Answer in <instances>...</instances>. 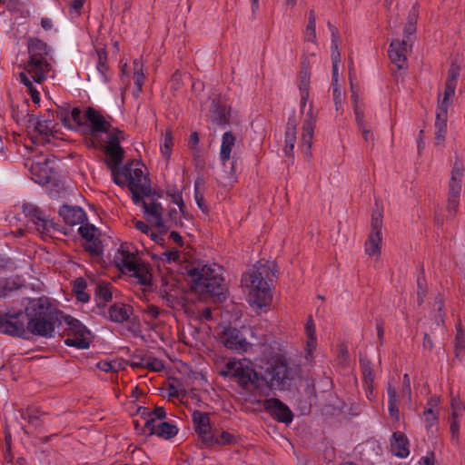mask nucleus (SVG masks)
<instances>
[{
  "instance_id": "1",
  "label": "nucleus",
  "mask_w": 465,
  "mask_h": 465,
  "mask_svg": "<svg viewBox=\"0 0 465 465\" xmlns=\"http://www.w3.org/2000/svg\"><path fill=\"white\" fill-rule=\"evenodd\" d=\"M226 368L243 389H258L264 383L268 388L279 391L289 390L300 371L297 366H289L282 360L269 364L261 373L241 361H229Z\"/></svg>"
},
{
  "instance_id": "2",
  "label": "nucleus",
  "mask_w": 465,
  "mask_h": 465,
  "mask_svg": "<svg viewBox=\"0 0 465 465\" xmlns=\"http://www.w3.org/2000/svg\"><path fill=\"white\" fill-rule=\"evenodd\" d=\"M27 320L28 334L51 338L54 336L56 324H60L64 313L57 310L47 297H40L28 301L25 308Z\"/></svg>"
},
{
  "instance_id": "3",
  "label": "nucleus",
  "mask_w": 465,
  "mask_h": 465,
  "mask_svg": "<svg viewBox=\"0 0 465 465\" xmlns=\"http://www.w3.org/2000/svg\"><path fill=\"white\" fill-rule=\"evenodd\" d=\"M188 280L193 292L210 297L214 302L226 300V287L216 269L208 265L191 267L187 270Z\"/></svg>"
},
{
  "instance_id": "4",
  "label": "nucleus",
  "mask_w": 465,
  "mask_h": 465,
  "mask_svg": "<svg viewBox=\"0 0 465 465\" xmlns=\"http://www.w3.org/2000/svg\"><path fill=\"white\" fill-rule=\"evenodd\" d=\"M273 276L274 272L272 269L266 264H262L261 262H257L252 272L242 275V284L252 288L250 302L252 306L262 309L271 304L272 296L269 282H272Z\"/></svg>"
},
{
  "instance_id": "5",
  "label": "nucleus",
  "mask_w": 465,
  "mask_h": 465,
  "mask_svg": "<svg viewBox=\"0 0 465 465\" xmlns=\"http://www.w3.org/2000/svg\"><path fill=\"white\" fill-rule=\"evenodd\" d=\"M28 52L30 58L26 70L35 83L41 84L45 81V74L51 68L45 58V55L47 54V45L40 39H31L28 43Z\"/></svg>"
},
{
  "instance_id": "6",
  "label": "nucleus",
  "mask_w": 465,
  "mask_h": 465,
  "mask_svg": "<svg viewBox=\"0 0 465 465\" xmlns=\"http://www.w3.org/2000/svg\"><path fill=\"white\" fill-rule=\"evenodd\" d=\"M85 118L89 123L90 134L99 142L102 141V134H106L107 139L111 137V134H122V131L112 127L104 116L93 107L86 109Z\"/></svg>"
},
{
  "instance_id": "7",
  "label": "nucleus",
  "mask_w": 465,
  "mask_h": 465,
  "mask_svg": "<svg viewBox=\"0 0 465 465\" xmlns=\"http://www.w3.org/2000/svg\"><path fill=\"white\" fill-rule=\"evenodd\" d=\"M464 166L460 160L457 159L452 166L448 190L447 209L452 215L456 214L459 206V199L461 193V182Z\"/></svg>"
},
{
  "instance_id": "8",
  "label": "nucleus",
  "mask_w": 465,
  "mask_h": 465,
  "mask_svg": "<svg viewBox=\"0 0 465 465\" xmlns=\"http://www.w3.org/2000/svg\"><path fill=\"white\" fill-rule=\"evenodd\" d=\"M63 319L68 326L67 338L64 340V343L67 346L78 349L89 348L90 343L87 336L90 335V331L87 328L72 316L64 315Z\"/></svg>"
},
{
  "instance_id": "9",
  "label": "nucleus",
  "mask_w": 465,
  "mask_h": 465,
  "mask_svg": "<svg viewBox=\"0 0 465 465\" xmlns=\"http://www.w3.org/2000/svg\"><path fill=\"white\" fill-rule=\"evenodd\" d=\"M24 318L25 316L22 311L15 313L0 312V332L14 337L28 339Z\"/></svg>"
},
{
  "instance_id": "10",
  "label": "nucleus",
  "mask_w": 465,
  "mask_h": 465,
  "mask_svg": "<svg viewBox=\"0 0 465 465\" xmlns=\"http://www.w3.org/2000/svg\"><path fill=\"white\" fill-rule=\"evenodd\" d=\"M371 233L365 244V252L371 255H380L381 244L382 212L376 204L372 212L371 223Z\"/></svg>"
},
{
  "instance_id": "11",
  "label": "nucleus",
  "mask_w": 465,
  "mask_h": 465,
  "mask_svg": "<svg viewBox=\"0 0 465 465\" xmlns=\"http://www.w3.org/2000/svg\"><path fill=\"white\" fill-rule=\"evenodd\" d=\"M236 138L232 132H225L222 138L220 158L223 165V179L228 183H232L235 181V168L234 163L232 162L227 168L226 163L229 161L232 153V150L235 144Z\"/></svg>"
},
{
  "instance_id": "12",
  "label": "nucleus",
  "mask_w": 465,
  "mask_h": 465,
  "mask_svg": "<svg viewBox=\"0 0 465 465\" xmlns=\"http://www.w3.org/2000/svg\"><path fill=\"white\" fill-rule=\"evenodd\" d=\"M117 265L124 267L133 275L138 278L139 282L143 285H151V275L142 265L136 261L135 256L128 251H122L121 256L116 257Z\"/></svg>"
},
{
  "instance_id": "13",
  "label": "nucleus",
  "mask_w": 465,
  "mask_h": 465,
  "mask_svg": "<svg viewBox=\"0 0 465 465\" xmlns=\"http://www.w3.org/2000/svg\"><path fill=\"white\" fill-rule=\"evenodd\" d=\"M121 139H124V134H111L106 140V143L104 146V152L108 157L107 164L109 168H117L122 163L124 157V148L120 145Z\"/></svg>"
},
{
  "instance_id": "14",
  "label": "nucleus",
  "mask_w": 465,
  "mask_h": 465,
  "mask_svg": "<svg viewBox=\"0 0 465 465\" xmlns=\"http://www.w3.org/2000/svg\"><path fill=\"white\" fill-rule=\"evenodd\" d=\"M263 409L274 420L289 424L292 421L293 414L290 408L279 399L271 398L262 401Z\"/></svg>"
},
{
  "instance_id": "15",
  "label": "nucleus",
  "mask_w": 465,
  "mask_h": 465,
  "mask_svg": "<svg viewBox=\"0 0 465 465\" xmlns=\"http://www.w3.org/2000/svg\"><path fill=\"white\" fill-rule=\"evenodd\" d=\"M220 339L227 349L239 352L246 351L250 346L242 331L236 328H225Z\"/></svg>"
},
{
  "instance_id": "16",
  "label": "nucleus",
  "mask_w": 465,
  "mask_h": 465,
  "mask_svg": "<svg viewBox=\"0 0 465 465\" xmlns=\"http://www.w3.org/2000/svg\"><path fill=\"white\" fill-rule=\"evenodd\" d=\"M155 195L156 193L152 192L149 202H143V208L148 223L160 231V228L163 226V207L161 203L154 199Z\"/></svg>"
},
{
  "instance_id": "17",
  "label": "nucleus",
  "mask_w": 465,
  "mask_h": 465,
  "mask_svg": "<svg viewBox=\"0 0 465 465\" xmlns=\"http://www.w3.org/2000/svg\"><path fill=\"white\" fill-rule=\"evenodd\" d=\"M193 420L198 435L202 438L205 445H213L214 435L211 432V425L209 415L206 412L194 411L193 413Z\"/></svg>"
},
{
  "instance_id": "18",
  "label": "nucleus",
  "mask_w": 465,
  "mask_h": 465,
  "mask_svg": "<svg viewBox=\"0 0 465 465\" xmlns=\"http://www.w3.org/2000/svg\"><path fill=\"white\" fill-rule=\"evenodd\" d=\"M408 42L407 40L393 39L390 45L389 57L398 70L405 68L407 62Z\"/></svg>"
},
{
  "instance_id": "19",
  "label": "nucleus",
  "mask_w": 465,
  "mask_h": 465,
  "mask_svg": "<svg viewBox=\"0 0 465 465\" xmlns=\"http://www.w3.org/2000/svg\"><path fill=\"white\" fill-rule=\"evenodd\" d=\"M127 186L130 191L140 190L143 196H152L153 191L150 185V180L143 174L142 169L136 168L134 170V173L129 179Z\"/></svg>"
},
{
  "instance_id": "20",
  "label": "nucleus",
  "mask_w": 465,
  "mask_h": 465,
  "mask_svg": "<svg viewBox=\"0 0 465 465\" xmlns=\"http://www.w3.org/2000/svg\"><path fill=\"white\" fill-rule=\"evenodd\" d=\"M23 209L25 216L36 226L38 232H45L53 226V223L46 220L42 211L38 208L32 205H25Z\"/></svg>"
},
{
  "instance_id": "21",
  "label": "nucleus",
  "mask_w": 465,
  "mask_h": 465,
  "mask_svg": "<svg viewBox=\"0 0 465 465\" xmlns=\"http://www.w3.org/2000/svg\"><path fill=\"white\" fill-rule=\"evenodd\" d=\"M328 27L331 33L332 86H338V64L341 61V54L338 48L339 33L331 23H328Z\"/></svg>"
},
{
  "instance_id": "22",
  "label": "nucleus",
  "mask_w": 465,
  "mask_h": 465,
  "mask_svg": "<svg viewBox=\"0 0 465 465\" xmlns=\"http://www.w3.org/2000/svg\"><path fill=\"white\" fill-rule=\"evenodd\" d=\"M59 214L63 217L64 223L69 225L83 223L86 219L85 213L82 208L67 204L60 208Z\"/></svg>"
},
{
  "instance_id": "23",
  "label": "nucleus",
  "mask_w": 465,
  "mask_h": 465,
  "mask_svg": "<svg viewBox=\"0 0 465 465\" xmlns=\"http://www.w3.org/2000/svg\"><path fill=\"white\" fill-rule=\"evenodd\" d=\"M316 120H317V117L313 113V106L311 104L309 110L306 114V117L302 124V143L307 144V148L309 150L312 147V140L313 137Z\"/></svg>"
},
{
  "instance_id": "24",
  "label": "nucleus",
  "mask_w": 465,
  "mask_h": 465,
  "mask_svg": "<svg viewBox=\"0 0 465 465\" xmlns=\"http://www.w3.org/2000/svg\"><path fill=\"white\" fill-rule=\"evenodd\" d=\"M97 308L101 311L98 313L105 316L104 308L107 302L113 299L111 285L109 282L98 283L94 289Z\"/></svg>"
},
{
  "instance_id": "25",
  "label": "nucleus",
  "mask_w": 465,
  "mask_h": 465,
  "mask_svg": "<svg viewBox=\"0 0 465 465\" xmlns=\"http://www.w3.org/2000/svg\"><path fill=\"white\" fill-rule=\"evenodd\" d=\"M134 309L131 305L116 302L108 309V318L114 322H124L129 319Z\"/></svg>"
},
{
  "instance_id": "26",
  "label": "nucleus",
  "mask_w": 465,
  "mask_h": 465,
  "mask_svg": "<svg viewBox=\"0 0 465 465\" xmlns=\"http://www.w3.org/2000/svg\"><path fill=\"white\" fill-rule=\"evenodd\" d=\"M391 452L401 458H405L409 455V440L406 435L401 431H396L392 434L391 440Z\"/></svg>"
},
{
  "instance_id": "27",
  "label": "nucleus",
  "mask_w": 465,
  "mask_h": 465,
  "mask_svg": "<svg viewBox=\"0 0 465 465\" xmlns=\"http://www.w3.org/2000/svg\"><path fill=\"white\" fill-rule=\"evenodd\" d=\"M309 84H310V72L309 68L303 64L300 72V84L301 91V109L304 110L307 100L309 98Z\"/></svg>"
},
{
  "instance_id": "28",
  "label": "nucleus",
  "mask_w": 465,
  "mask_h": 465,
  "mask_svg": "<svg viewBox=\"0 0 465 465\" xmlns=\"http://www.w3.org/2000/svg\"><path fill=\"white\" fill-rule=\"evenodd\" d=\"M180 213L175 208H171L166 216L163 217V226L160 228L161 233H167L170 228L182 225Z\"/></svg>"
},
{
  "instance_id": "29",
  "label": "nucleus",
  "mask_w": 465,
  "mask_h": 465,
  "mask_svg": "<svg viewBox=\"0 0 465 465\" xmlns=\"http://www.w3.org/2000/svg\"><path fill=\"white\" fill-rule=\"evenodd\" d=\"M213 121L219 124L224 125L229 123V111L226 106L216 104L213 101L212 104Z\"/></svg>"
},
{
  "instance_id": "30",
  "label": "nucleus",
  "mask_w": 465,
  "mask_h": 465,
  "mask_svg": "<svg viewBox=\"0 0 465 465\" xmlns=\"http://www.w3.org/2000/svg\"><path fill=\"white\" fill-rule=\"evenodd\" d=\"M456 330L454 352L456 358L461 359L465 351V331L462 329L461 322L457 324Z\"/></svg>"
},
{
  "instance_id": "31",
  "label": "nucleus",
  "mask_w": 465,
  "mask_h": 465,
  "mask_svg": "<svg viewBox=\"0 0 465 465\" xmlns=\"http://www.w3.org/2000/svg\"><path fill=\"white\" fill-rule=\"evenodd\" d=\"M439 403L440 399L438 397H432L428 401L427 408L423 412L427 426H432L438 420V416L435 414L433 409L437 407Z\"/></svg>"
},
{
  "instance_id": "32",
  "label": "nucleus",
  "mask_w": 465,
  "mask_h": 465,
  "mask_svg": "<svg viewBox=\"0 0 465 465\" xmlns=\"http://www.w3.org/2000/svg\"><path fill=\"white\" fill-rule=\"evenodd\" d=\"M45 412H41L36 407H28L26 412L21 411V417L24 420H27L28 422L35 426L39 427L41 425V416Z\"/></svg>"
},
{
  "instance_id": "33",
  "label": "nucleus",
  "mask_w": 465,
  "mask_h": 465,
  "mask_svg": "<svg viewBox=\"0 0 465 465\" xmlns=\"http://www.w3.org/2000/svg\"><path fill=\"white\" fill-rule=\"evenodd\" d=\"M177 432L178 429L176 428V426L169 422L163 421L158 423V430L156 435L161 438L168 440L174 437L177 434Z\"/></svg>"
},
{
  "instance_id": "34",
  "label": "nucleus",
  "mask_w": 465,
  "mask_h": 465,
  "mask_svg": "<svg viewBox=\"0 0 465 465\" xmlns=\"http://www.w3.org/2000/svg\"><path fill=\"white\" fill-rule=\"evenodd\" d=\"M456 89V85L452 83L445 84V92L444 96L441 102L439 104V109L448 110L449 105L450 104V98L454 95Z\"/></svg>"
},
{
  "instance_id": "35",
  "label": "nucleus",
  "mask_w": 465,
  "mask_h": 465,
  "mask_svg": "<svg viewBox=\"0 0 465 465\" xmlns=\"http://www.w3.org/2000/svg\"><path fill=\"white\" fill-rule=\"evenodd\" d=\"M173 145V137L170 130H167L164 135L163 143L161 145V152L165 159H169Z\"/></svg>"
},
{
  "instance_id": "36",
  "label": "nucleus",
  "mask_w": 465,
  "mask_h": 465,
  "mask_svg": "<svg viewBox=\"0 0 465 465\" xmlns=\"http://www.w3.org/2000/svg\"><path fill=\"white\" fill-rule=\"evenodd\" d=\"M296 143V132L285 131L284 154L288 157L293 155V149Z\"/></svg>"
},
{
  "instance_id": "37",
  "label": "nucleus",
  "mask_w": 465,
  "mask_h": 465,
  "mask_svg": "<svg viewBox=\"0 0 465 465\" xmlns=\"http://www.w3.org/2000/svg\"><path fill=\"white\" fill-rule=\"evenodd\" d=\"M361 367L367 383L372 382L374 380V372L371 366V361L366 357L360 359Z\"/></svg>"
},
{
  "instance_id": "38",
  "label": "nucleus",
  "mask_w": 465,
  "mask_h": 465,
  "mask_svg": "<svg viewBox=\"0 0 465 465\" xmlns=\"http://www.w3.org/2000/svg\"><path fill=\"white\" fill-rule=\"evenodd\" d=\"M448 110L439 109L436 114L435 127L440 133H446Z\"/></svg>"
},
{
  "instance_id": "39",
  "label": "nucleus",
  "mask_w": 465,
  "mask_h": 465,
  "mask_svg": "<svg viewBox=\"0 0 465 465\" xmlns=\"http://www.w3.org/2000/svg\"><path fill=\"white\" fill-rule=\"evenodd\" d=\"M84 248L93 256H99L102 254L103 252L102 242L98 238L87 241V243L85 244Z\"/></svg>"
},
{
  "instance_id": "40",
  "label": "nucleus",
  "mask_w": 465,
  "mask_h": 465,
  "mask_svg": "<svg viewBox=\"0 0 465 465\" xmlns=\"http://www.w3.org/2000/svg\"><path fill=\"white\" fill-rule=\"evenodd\" d=\"M78 231L80 235L86 241H91L97 238L95 236L97 229L93 224L80 226Z\"/></svg>"
},
{
  "instance_id": "41",
  "label": "nucleus",
  "mask_w": 465,
  "mask_h": 465,
  "mask_svg": "<svg viewBox=\"0 0 465 465\" xmlns=\"http://www.w3.org/2000/svg\"><path fill=\"white\" fill-rule=\"evenodd\" d=\"M71 123L74 122L76 126L84 125L86 123L85 114H83L82 111L78 107H74L72 109L71 113H69Z\"/></svg>"
},
{
  "instance_id": "42",
  "label": "nucleus",
  "mask_w": 465,
  "mask_h": 465,
  "mask_svg": "<svg viewBox=\"0 0 465 465\" xmlns=\"http://www.w3.org/2000/svg\"><path fill=\"white\" fill-rule=\"evenodd\" d=\"M49 121L37 120L35 123V131L37 132L39 136L48 137L51 134V129L48 124Z\"/></svg>"
},
{
  "instance_id": "43",
  "label": "nucleus",
  "mask_w": 465,
  "mask_h": 465,
  "mask_svg": "<svg viewBox=\"0 0 465 465\" xmlns=\"http://www.w3.org/2000/svg\"><path fill=\"white\" fill-rule=\"evenodd\" d=\"M427 291L425 288V279L418 277L417 279V302L421 305L426 297Z\"/></svg>"
},
{
  "instance_id": "44",
  "label": "nucleus",
  "mask_w": 465,
  "mask_h": 465,
  "mask_svg": "<svg viewBox=\"0 0 465 465\" xmlns=\"http://www.w3.org/2000/svg\"><path fill=\"white\" fill-rule=\"evenodd\" d=\"M306 332L308 335V346L315 347L316 345V337H315V329L314 323L312 318H310L306 323Z\"/></svg>"
},
{
  "instance_id": "45",
  "label": "nucleus",
  "mask_w": 465,
  "mask_h": 465,
  "mask_svg": "<svg viewBox=\"0 0 465 465\" xmlns=\"http://www.w3.org/2000/svg\"><path fill=\"white\" fill-rule=\"evenodd\" d=\"M98 63H97V70L104 75V72L107 70L106 61L107 54L104 49L97 50Z\"/></svg>"
},
{
  "instance_id": "46",
  "label": "nucleus",
  "mask_w": 465,
  "mask_h": 465,
  "mask_svg": "<svg viewBox=\"0 0 465 465\" xmlns=\"http://www.w3.org/2000/svg\"><path fill=\"white\" fill-rule=\"evenodd\" d=\"M57 118H59L63 124L68 128H74L71 124V118L69 114V105L65 108H61L57 113Z\"/></svg>"
},
{
  "instance_id": "47",
  "label": "nucleus",
  "mask_w": 465,
  "mask_h": 465,
  "mask_svg": "<svg viewBox=\"0 0 465 465\" xmlns=\"http://www.w3.org/2000/svg\"><path fill=\"white\" fill-rule=\"evenodd\" d=\"M145 368L153 371H160L163 369V364L162 361L156 358H145Z\"/></svg>"
},
{
  "instance_id": "48",
  "label": "nucleus",
  "mask_w": 465,
  "mask_h": 465,
  "mask_svg": "<svg viewBox=\"0 0 465 465\" xmlns=\"http://www.w3.org/2000/svg\"><path fill=\"white\" fill-rule=\"evenodd\" d=\"M234 441V437L227 432L223 431L219 437L214 436L213 444H232Z\"/></svg>"
},
{
  "instance_id": "49",
  "label": "nucleus",
  "mask_w": 465,
  "mask_h": 465,
  "mask_svg": "<svg viewBox=\"0 0 465 465\" xmlns=\"http://www.w3.org/2000/svg\"><path fill=\"white\" fill-rule=\"evenodd\" d=\"M305 393L308 396V399L310 400V403H312V400L316 399V391L313 379L306 380Z\"/></svg>"
},
{
  "instance_id": "50",
  "label": "nucleus",
  "mask_w": 465,
  "mask_h": 465,
  "mask_svg": "<svg viewBox=\"0 0 465 465\" xmlns=\"http://www.w3.org/2000/svg\"><path fill=\"white\" fill-rule=\"evenodd\" d=\"M460 74V67L455 64H451L450 68L449 69V76L446 81V83H452L453 84H457V78Z\"/></svg>"
},
{
  "instance_id": "51",
  "label": "nucleus",
  "mask_w": 465,
  "mask_h": 465,
  "mask_svg": "<svg viewBox=\"0 0 465 465\" xmlns=\"http://www.w3.org/2000/svg\"><path fill=\"white\" fill-rule=\"evenodd\" d=\"M167 194L170 197H172L173 202L179 206L180 212H182L183 213L185 205L183 203V198H182L180 193L178 191H173V192L168 191Z\"/></svg>"
},
{
  "instance_id": "52",
  "label": "nucleus",
  "mask_w": 465,
  "mask_h": 465,
  "mask_svg": "<svg viewBox=\"0 0 465 465\" xmlns=\"http://www.w3.org/2000/svg\"><path fill=\"white\" fill-rule=\"evenodd\" d=\"M443 307H444V302H443L442 297L440 295H438L434 301V308L439 312V314L436 316V322H443L444 314L441 313Z\"/></svg>"
},
{
  "instance_id": "53",
  "label": "nucleus",
  "mask_w": 465,
  "mask_h": 465,
  "mask_svg": "<svg viewBox=\"0 0 465 465\" xmlns=\"http://www.w3.org/2000/svg\"><path fill=\"white\" fill-rule=\"evenodd\" d=\"M316 24H307L305 29V40L312 43H316V31H315Z\"/></svg>"
},
{
  "instance_id": "54",
  "label": "nucleus",
  "mask_w": 465,
  "mask_h": 465,
  "mask_svg": "<svg viewBox=\"0 0 465 465\" xmlns=\"http://www.w3.org/2000/svg\"><path fill=\"white\" fill-rule=\"evenodd\" d=\"M144 429L149 430V435L156 434L158 430V423L156 422V419L153 417L148 418L145 420Z\"/></svg>"
},
{
  "instance_id": "55",
  "label": "nucleus",
  "mask_w": 465,
  "mask_h": 465,
  "mask_svg": "<svg viewBox=\"0 0 465 465\" xmlns=\"http://www.w3.org/2000/svg\"><path fill=\"white\" fill-rule=\"evenodd\" d=\"M353 111L358 127H363L365 125L363 111L358 106V104L353 105Z\"/></svg>"
},
{
  "instance_id": "56",
  "label": "nucleus",
  "mask_w": 465,
  "mask_h": 465,
  "mask_svg": "<svg viewBox=\"0 0 465 465\" xmlns=\"http://www.w3.org/2000/svg\"><path fill=\"white\" fill-rule=\"evenodd\" d=\"M168 394L170 397L178 398L181 395L184 396L186 394V391L183 388H179L174 384H169Z\"/></svg>"
},
{
  "instance_id": "57",
  "label": "nucleus",
  "mask_w": 465,
  "mask_h": 465,
  "mask_svg": "<svg viewBox=\"0 0 465 465\" xmlns=\"http://www.w3.org/2000/svg\"><path fill=\"white\" fill-rule=\"evenodd\" d=\"M387 391L389 396V406L398 405L399 399L396 389L392 385L389 384Z\"/></svg>"
},
{
  "instance_id": "58",
  "label": "nucleus",
  "mask_w": 465,
  "mask_h": 465,
  "mask_svg": "<svg viewBox=\"0 0 465 465\" xmlns=\"http://www.w3.org/2000/svg\"><path fill=\"white\" fill-rule=\"evenodd\" d=\"M402 395L403 397H408V399H411V381L408 374L403 375Z\"/></svg>"
},
{
  "instance_id": "59",
  "label": "nucleus",
  "mask_w": 465,
  "mask_h": 465,
  "mask_svg": "<svg viewBox=\"0 0 465 465\" xmlns=\"http://www.w3.org/2000/svg\"><path fill=\"white\" fill-rule=\"evenodd\" d=\"M110 169L112 172L114 182L120 186H124L127 181L120 173L119 167H112Z\"/></svg>"
},
{
  "instance_id": "60",
  "label": "nucleus",
  "mask_w": 465,
  "mask_h": 465,
  "mask_svg": "<svg viewBox=\"0 0 465 465\" xmlns=\"http://www.w3.org/2000/svg\"><path fill=\"white\" fill-rule=\"evenodd\" d=\"M182 82V74L179 71H176L170 81L172 91H177L179 89L180 84Z\"/></svg>"
},
{
  "instance_id": "61",
  "label": "nucleus",
  "mask_w": 465,
  "mask_h": 465,
  "mask_svg": "<svg viewBox=\"0 0 465 465\" xmlns=\"http://www.w3.org/2000/svg\"><path fill=\"white\" fill-rule=\"evenodd\" d=\"M132 165H133L132 163H128L122 168H119L120 173L127 181V183L129 182V179L132 177V174L134 173Z\"/></svg>"
},
{
  "instance_id": "62",
  "label": "nucleus",
  "mask_w": 465,
  "mask_h": 465,
  "mask_svg": "<svg viewBox=\"0 0 465 465\" xmlns=\"http://www.w3.org/2000/svg\"><path fill=\"white\" fill-rule=\"evenodd\" d=\"M106 141L102 138V141H98L97 139H94L92 135L90 139L85 140V144L88 147L92 148H102L104 149V146L105 145Z\"/></svg>"
},
{
  "instance_id": "63",
  "label": "nucleus",
  "mask_w": 465,
  "mask_h": 465,
  "mask_svg": "<svg viewBox=\"0 0 465 465\" xmlns=\"http://www.w3.org/2000/svg\"><path fill=\"white\" fill-rule=\"evenodd\" d=\"M450 430L451 433L452 440L455 441H458L459 440L460 424L457 420H453L450 421Z\"/></svg>"
},
{
  "instance_id": "64",
  "label": "nucleus",
  "mask_w": 465,
  "mask_h": 465,
  "mask_svg": "<svg viewBox=\"0 0 465 465\" xmlns=\"http://www.w3.org/2000/svg\"><path fill=\"white\" fill-rule=\"evenodd\" d=\"M416 32V25L412 24L411 22H407L404 30H403V35L405 40L407 42L409 41V38L411 35H414Z\"/></svg>"
}]
</instances>
